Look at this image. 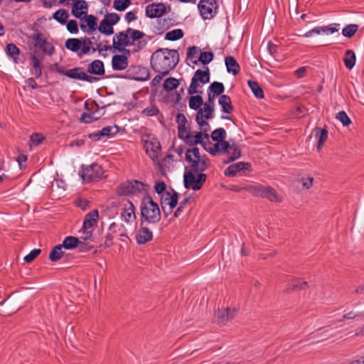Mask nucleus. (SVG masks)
Instances as JSON below:
<instances>
[{
    "label": "nucleus",
    "instance_id": "11",
    "mask_svg": "<svg viewBox=\"0 0 364 364\" xmlns=\"http://www.w3.org/2000/svg\"><path fill=\"white\" fill-rule=\"evenodd\" d=\"M65 76L82 81H86L90 83L97 82L99 78L88 75L85 72V68L82 67H75L72 69L66 70Z\"/></svg>",
    "mask_w": 364,
    "mask_h": 364
},
{
    "label": "nucleus",
    "instance_id": "40",
    "mask_svg": "<svg viewBox=\"0 0 364 364\" xmlns=\"http://www.w3.org/2000/svg\"><path fill=\"white\" fill-rule=\"evenodd\" d=\"M63 249L60 244L54 246L49 254V259L51 262H57L64 255Z\"/></svg>",
    "mask_w": 364,
    "mask_h": 364
},
{
    "label": "nucleus",
    "instance_id": "3",
    "mask_svg": "<svg viewBox=\"0 0 364 364\" xmlns=\"http://www.w3.org/2000/svg\"><path fill=\"white\" fill-rule=\"evenodd\" d=\"M140 222L156 225L161 219V213L159 204L154 201L149 194H145L140 204Z\"/></svg>",
    "mask_w": 364,
    "mask_h": 364
},
{
    "label": "nucleus",
    "instance_id": "27",
    "mask_svg": "<svg viewBox=\"0 0 364 364\" xmlns=\"http://www.w3.org/2000/svg\"><path fill=\"white\" fill-rule=\"evenodd\" d=\"M132 188V195H138L140 193L149 194L148 191L150 186L138 180L130 181Z\"/></svg>",
    "mask_w": 364,
    "mask_h": 364
},
{
    "label": "nucleus",
    "instance_id": "22",
    "mask_svg": "<svg viewBox=\"0 0 364 364\" xmlns=\"http://www.w3.org/2000/svg\"><path fill=\"white\" fill-rule=\"evenodd\" d=\"M111 63L114 70H124L129 66V60L126 55H114L112 58Z\"/></svg>",
    "mask_w": 364,
    "mask_h": 364
},
{
    "label": "nucleus",
    "instance_id": "62",
    "mask_svg": "<svg viewBox=\"0 0 364 364\" xmlns=\"http://www.w3.org/2000/svg\"><path fill=\"white\" fill-rule=\"evenodd\" d=\"M85 108L86 109V112H91L92 111L95 113L98 112L99 105L95 101H92L91 102H88L87 101L85 102Z\"/></svg>",
    "mask_w": 364,
    "mask_h": 364
},
{
    "label": "nucleus",
    "instance_id": "21",
    "mask_svg": "<svg viewBox=\"0 0 364 364\" xmlns=\"http://www.w3.org/2000/svg\"><path fill=\"white\" fill-rule=\"evenodd\" d=\"M235 312V309H231L228 307L223 310H218L215 314L218 323L225 325L228 321L234 318Z\"/></svg>",
    "mask_w": 364,
    "mask_h": 364
},
{
    "label": "nucleus",
    "instance_id": "64",
    "mask_svg": "<svg viewBox=\"0 0 364 364\" xmlns=\"http://www.w3.org/2000/svg\"><path fill=\"white\" fill-rule=\"evenodd\" d=\"M189 201V198L188 197H186L185 198H183L180 203H179V205L178 207L177 208V209L176 210L175 213H174V217L175 218H178L179 217L183 210V208L184 206L188 203V202Z\"/></svg>",
    "mask_w": 364,
    "mask_h": 364
},
{
    "label": "nucleus",
    "instance_id": "56",
    "mask_svg": "<svg viewBox=\"0 0 364 364\" xmlns=\"http://www.w3.org/2000/svg\"><path fill=\"white\" fill-rule=\"evenodd\" d=\"M41 252V250L40 249H33L29 254L24 257V261L28 263L31 262L40 255Z\"/></svg>",
    "mask_w": 364,
    "mask_h": 364
},
{
    "label": "nucleus",
    "instance_id": "48",
    "mask_svg": "<svg viewBox=\"0 0 364 364\" xmlns=\"http://www.w3.org/2000/svg\"><path fill=\"white\" fill-rule=\"evenodd\" d=\"M102 114H99L98 116H95V112L93 111H92L91 112H84L82 114L80 120L81 122L89 124L99 119L102 117Z\"/></svg>",
    "mask_w": 364,
    "mask_h": 364
},
{
    "label": "nucleus",
    "instance_id": "44",
    "mask_svg": "<svg viewBox=\"0 0 364 364\" xmlns=\"http://www.w3.org/2000/svg\"><path fill=\"white\" fill-rule=\"evenodd\" d=\"M207 120L208 119L204 118L203 114H201V110L200 112H197L196 115V121L200 127L203 130L204 134H207V132L210 130V125Z\"/></svg>",
    "mask_w": 364,
    "mask_h": 364
},
{
    "label": "nucleus",
    "instance_id": "6",
    "mask_svg": "<svg viewBox=\"0 0 364 364\" xmlns=\"http://www.w3.org/2000/svg\"><path fill=\"white\" fill-rule=\"evenodd\" d=\"M210 77V73L208 67H205V70L198 69L191 78L190 86L188 88V93L189 95L202 93V91H198V88L209 82Z\"/></svg>",
    "mask_w": 364,
    "mask_h": 364
},
{
    "label": "nucleus",
    "instance_id": "38",
    "mask_svg": "<svg viewBox=\"0 0 364 364\" xmlns=\"http://www.w3.org/2000/svg\"><path fill=\"white\" fill-rule=\"evenodd\" d=\"M356 57L353 50H347L345 53V56L343 58L345 66L351 70L355 64Z\"/></svg>",
    "mask_w": 364,
    "mask_h": 364
},
{
    "label": "nucleus",
    "instance_id": "4",
    "mask_svg": "<svg viewBox=\"0 0 364 364\" xmlns=\"http://www.w3.org/2000/svg\"><path fill=\"white\" fill-rule=\"evenodd\" d=\"M144 36L143 31L128 28L126 31L115 34L113 38V48L116 49L132 46L136 41H139Z\"/></svg>",
    "mask_w": 364,
    "mask_h": 364
},
{
    "label": "nucleus",
    "instance_id": "36",
    "mask_svg": "<svg viewBox=\"0 0 364 364\" xmlns=\"http://www.w3.org/2000/svg\"><path fill=\"white\" fill-rule=\"evenodd\" d=\"M80 244V239L74 236L66 237L63 243L60 244L63 248L65 250H73L78 246Z\"/></svg>",
    "mask_w": 364,
    "mask_h": 364
},
{
    "label": "nucleus",
    "instance_id": "10",
    "mask_svg": "<svg viewBox=\"0 0 364 364\" xmlns=\"http://www.w3.org/2000/svg\"><path fill=\"white\" fill-rule=\"evenodd\" d=\"M127 77L136 81H146L150 77V71L142 65L131 66L127 71Z\"/></svg>",
    "mask_w": 364,
    "mask_h": 364
},
{
    "label": "nucleus",
    "instance_id": "43",
    "mask_svg": "<svg viewBox=\"0 0 364 364\" xmlns=\"http://www.w3.org/2000/svg\"><path fill=\"white\" fill-rule=\"evenodd\" d=\"M132 188L130 181H127L118 186L117 193L119 196H129L132 195Z\"/></svg>",
    "mask_w": 364,
    "mask_h": 364
},
{
    "label": "nucleus",
    "instance_id": "46",
    "mask_svg": "<svg viewBox=\"0 0 364 364\" xmlns=\"http://www.w3.org/2000/svg\"><path fill=\"white\" fill-rule=\"evenodd\" d=\"M82 19H84V21L86 22L88 26V29H90V31L92 33L96 31L97 28H98L97 18L95 16L92 14H86L84 17H82Z\"/></svg>",
    "mask_w": 364,
    "mask_h": 364
},
{
    "label": "nucleus",
    "instance_id": "19",
    "mask_svg": "<svg viewBox=\"0 0 364 364\" xmlns=\"http://www.w3.org/2000/svg\"><path fill=\"white\" fill-rule=\"evenodd\" d=\"M88 5L85 0H76L73 4L71 13L72 14L81 20H82V16L87 14Z\"/></svg>",
    "mask_w": 364,
    "mask_h": 364
},
{
    "label": "nucleus",
    "instance_id": "34",
    "mask_svg": "<svg viewBox=\"0 0 364 364\" xmlns=\"http://www.w3.org/2000/svg\"><path fill=\"white\" fill-rule=\"evenodd\" d=\"M98 31L106 36H110L114 33V28L112 23L108 21V19L103 18L98 26Z\"/></svg>",
    "mask_w": 364,
    "mask_h": 364
},
{
    "label": "nucleus",
    "instance_id": "26",
    "mask_svg": "<svg viewBox=\"0 0 364 364\" xmlns=\"http://www.w3.org/2000/svg\"><path fill=\"white\" fill-rule=\"evenodd\" d=\"M308 287V283L305 281H302L299 278H296L291 280L285 289V292L290 293L294 291H299L306 289Z\"/></svg>",
    "mask_w": 364,
    "mask_h": 364
},
{
    "label": "nucleus",
    "instance_id": "59",
    "mask_svg": "<svg viewBox=\"0 0 364 364\" xmlns=\"http://www.w3.org/2000/svg\"><path fill=\"white\" fill-rule=\"evenodd\" d=\"M159 112V110L156 105L146 107L142 111V114L148 117L156 116L158 114Z\"/></svg>",
    "mask_w": 364,
    "mask_h": 364
},
{
    "label": "nucleus",
    "instance_id": "13",
    "mask_svg": "<svg viewBox=\"0 0 364 364\" xmlns=\"http://www.w3.org/2000/svg\"><path fill=\"white\" fill-rule=\"evenodd\" d=\"M150 225H151L140 222V228L135 237L138 245H144L152 240L153 232Z\"/></svg>",
    "mask_w": 364,
    "mask_h": 364
},
{
    "label": "nucleus",
    "instance_id": "50",
    "mask_svg": "<svg viewBox=\"0 0 364 364\" xmlns=\"http://www.w3.org/2000/svg\"><path fill=\"white\" fill-rule=\"evenodd\" d=\"M211 138L216 142L225 141L226 132L223 128H218L212 132Z\"/></svg>",
    "mask_w": 364,
    "mask_h": 364
},
{
    "label": "nucleus",
    "instance_id": "23",
    "mask_svg": "<svg viewBox=\"0 0 364 364\" xmlns=\"http://www.w3.org/2000/svg\"><path fill=\"white\" fill-rule=\"evenodd\" d=\"M99 218V213L97 209L92 210L85 215L83 225L82 227V230H88L97 225Z\"/></svg>",
    "mask_w": 364,
    "mask_h": 364
},
{
    "label": "nucleus",
    "instance_id": "24",
    "mask_svg": "<svg viewBox=\"0 0 364 364\" xmlns=\"http://www.w3.org/2000/svg\"><path fill=\"white\" fill-rule=\"evenodd\" d=\"M87 73L91 75H104L105 73L104 63L100 60H95L87 65Z\"/></svg>",
    "mask_w": 364,
    "mask_h": 364
},
{
    "label": "nucleus",
    "instance_id": "58",
    "mask_svg": "<svg viewBox=\"0 0 364 364\" xmlns=\"http://www.w3.org/2000/svg\"><path fill=\"white\" fill-rule=\"evenodd\" d=\"M75 206L81 208L82 210H85L90 208V202L84 198H77L75 201Z\"/></svg>",
    "mask_w": 364,
    "mask_h": 364
},
{
    "label": "nucleus",
    "instance_id": "14",
    "mask_svg": "<svg viewBox=\"0 0 364 364\" xmlns=\"http://www.w3.org/2000/svg\"><path fill=\"white\" fill-rule=\"evenodd\" d=\"M146 16L150 18H160L166 13L164 3H152L146 7Z\"/></svg>",
    "mask_w": 364,
    "mask_h": 364
},
{
    "label": "nucleus",
    "instance_id": "18",
    "mask_svg": "<svg viewBox=\"0 0 364 364\" xmlns=\"http://www.w3.org/2000/svg\"><path fill=\"white\" fill-rule=\"evenodd\" d=\"M204 106L203 108H200L198 112L201 110V114H203L205 119H210L214 117V98L211 96L210 92H208V99L203 104Z\"/></svg>",
    "mask_w": 364,
    "mask_h": 364
},
{
    "label": "nucleus",
    "instance_id": "16",
    "mask_svg": "<svg viewBox=\"0 0 364 364\" xmlns=\"http://www.w3.org/2000/svg\"><path fill=\"white\" fill-rule=\"evenodd\" d=\"M251 164L249 162H237L230 165L224 171V174L228 177H234L237 173L241 171H250Z\"/></svg>",
    "mask_w": 364,
    "mask_h": 364
},
{
    "label": "nucleus",
    "instance_id": "57",
    "mask_svg": "<svg viewBox=\"0 0 364 364\" xmlns=\"http://www.w3.org/2000/svg\"><path fill=\"white\" fill-rule=\"evenodd\" d=\"M67 29L70 33L76 34L78 33V25L75 20L67 21Z\"/></svg>",
    "mask_w": 364,
    "mask_h": 364
},
{
    "label": "nucleus",
    "instance_id": "1",
    "mask_svg": "<svg viewBox=\"0 0 364 364\" xmlns=\"http://www.w3.org/2000/svg\"><path fill=\"white\" fill-rule=\"evenodd\" d=\"M180 60L179 53L177 50L159 48L153 53L150 64L154 72L169 73L175 69Z\"/></svg>",
    "mask_w": 364,
    "mask_h": 364
},
{
    "label": "nucleus",
    "instance_id": "31",
    "mask_svg": "<svg viewBox=\"0 0 364 364\" xmlns=\"http://www.w3.org/2000/svg\"><path fill=\"white\" fill-rule=\"evenodd\" d=\"M145 146L146 148L147 154L150 151L152 152V155H150L152 158L157 157L159 151L161 149V144L156 139H154L153 141L149 142L146 141Z\"/></svg>",
    "mask_w": 364,
    "mask_h": 364
},
{
    "label": "nucleus",
    "instance_id": "7",
    "mask_svg": "<svg viewBox=\"0 0 364 364\" xmlns=\"http://www.w3.org/2000/svg\"><path fill=\"white\" fill-rule=\"evenodd\" d=\"M122 205V210L120 216L123 220L127 223H132L136 218L135 213V206L134 203L128 199H122L120 202H112V208H117Z\"/></svg>",
    "mask_w": 364,
    "mask_h": 364
},
{
    "label": "nucleus",
    "instance_id": "47",
    "mask_svg": "<svg viewBox=\"0 0 364 364\" xmlns=\"http://www.w3.org/2000/svg\"><path fill=\"white\" fill-rule=\"evenodd\" d=\"M178 85V80L175 77H170L165 80L163 87L166 91L169 92L176 90Z\"/></svg>",
    "mask_w": 364,
    "mask_h": 364
},
{
    "label": "nucleus",
    "instance_id": "5",
    "mask_svg": "<svg viewBox=\"0 0 364 364\" xmlns=\"http://www.w3.org/2000/svg\"><path fill=\"white\" fill-rule=\"evenodd\" d=\"M245 191L254 197L267 198L272 202H280L281 199L274 188L259 183L246 185Z\"/></svg>",
    "mask_w": 364,
    "mask_h": 364
},
{
    "label": "nucleus",
    "instance_id": "15",
    "mask_svg": "<svg viewBox=\"0 0 364 364\" xmlns=\"http://www.w3.org/2000/svg\"><path fill=\"white\" fill-rule=\"evenodd\" d=\"M186 141L191 146H196L197 144H201L203 146L207 143L210 144L209 141V135L208 134H203L201 132H197L194 136L190 133H186Z\"/></svg>",
    "mask_w": 364,
    "mask_h": 364
},
{
    "label": "nucleus",
    "instance_id": "53",
    "mask_svg": "<svg viewBox=\"0 0 364 364\" xmlns=\"http://www.w3.org/2000/svg\"><path fill=\"white\" fill-rule=\"evenodd\" d=\"M336 119L345 127L349 126L351 124V120L345 111H340L338 112L336 114Z\"/></svg>",
    "mask_w": 364,
    "mask_h": 364
},
{
    "label": "nucleus",
    "instance_id": "41",
    "mask_svg": "<svg viewBox=\"0 0 364 364\" xmlns=\"http://www.w3.org/2000/svg\"><path fill=\"white\" fill-rule=\"evenodd\" d=\"M214 58V53L211 51H203L201 52L198 60H193V64H197L200 61L204 65L210 63Z\"/></svg>",
    "mask_w": 364,
    "mask_h": 364
},
{
    "label": "nucleus",
    "instance_id": "29",
    "mask_svg": "<svg viewBox=\"0 0 364 364\" xmlns=\"http://www.w3.org/2000/svg\"><path fill=\"white\" fill-rule=\"evenodd\" d=\"M315 136L318 138L317 149L319 151L328 139V131L325 128L316 127L314 129Z\"/></svg>",
    "mask_w": 364,
    "mask_h": 364
},
{
    "label": "nucleus",
    "instance_id": "42",
    "mask_svg": "<svg viewBox=\"0 0 364 364\" xmlns=\"http://www.w3.org/2000/svg\"><path fill=\"white\" fill-rule=\"evenodd\" d=\"M68 17V13L64 9H58L53 14V18L62 25L67 23Z\"/></svg>",
    "mask_w": 364,
    "mask_h": 364
},
{
    "label": "nucleus",
    "instance_id": "30",
    "mask_svg": "<svg viewBox=\"0 0 364 364\" xmlns=\"http://www.w3.org/2000/svg\"><path fill=\"white\" fill-rule=\"evenodd\" d=\"M218 103L221 106L222 112L224 113L230 114L234 109L231 99L227 95H220L218 99Z\"/></svg>",
    "mask_w": 364,
    "mask_h": 364
},
{
    "label": "nucleus",
    "instance_id": "9",
    "mask_svg": "<svg viewBox=\"0 0 364 364\" xmlns=\"http://www.w3.org/2000/svg\"><path fill=\"white\" fill-rule=\"evenodd\" d=\"M198 9L204 20L211 19L217 14V0H200Z\"/></svg>",
    "mask_w": 364,
    "mask_h": 364
},
{
    "label": "nucleus",
    "instance_id": "20",
    "mask_svg": "<svg viewBox=\"0 0 364 364\" xmlns=\"http://www.w3.org/2000/svg\"><path fill=\"white\" fill-rule=\"evenodd\" d=\"M173 193L166 191L161 198V207L170 206L171 208H176L178 203V193L174 190H172Z\"/></svg>",
    "mask_w": 364,
    "mask_h": 364
},
{
    "label": "nucleus",
    "instance_id": "12",
    "mask_svg": "<svg viewBox=\"0 0 364 364\" xmlns=\"http://www.w3.org/2000/svg\"><path fill=\"white\" fill-rule=\"evenodd\" d=\"M33 39L35 41L34 47L39 48L43 53L52 55L55 52V48L49 43L44 35L41 32L34 33Z\"/></svg>",
    "mask_w": 364,
    "mask_h": 364
},
{
    "label": "nucleus",
    "instance_id": "37",
    "mask_svg": "<svg viewBox=\"0 0 364 364\" xmlns=\"http://www.w3.org/2000/svg\"><path fill=\"white\" fill-rule=\"evenodd\" d=\"M82 46L81 38H68L65 43V47L72 52H77Z\"/></svg>",
    "mask_w": 364,
    "mask_h": 364
},
{
    "label": "nucleus",
    "instance_id": "8",
    "mask_svg": "<svg viewBox=\"0 0 364 364\" xmlns=\"http://www.w3.org/2000/svg\"><path fill=\"white\" fill-rule=\"evenodd\" d=\"M80 176L85 183H90L100 179L104 173L102 167L98 164H92L89 166H82Z\"/></svg>",
    "mask_w": 364,
    "mask_h": 364
},
{
    "label": "nucleus",
    "instance_id": "39",
    "mask_svg": "<svg viewBox=\"0 0 364 364\" xmlns=\"http://www.w3.org/2000/svg\"><path fill=\"white\" fill-rule=\"evenodd\" d=\"M247 84L253 92L254 95L258 99H263L264 97V91L259 83L255 80H248Z\"/></svg>",
    "mask_w": 364,
    "mask_h": 364
},
{
    "label": "nucleus",
    "instance_id": "35",
    "mask_svg": "<svg viewBox=\"0 0 364 364\" xmlns=\"http://www.w3.org/2000/svg\"><path fill=\"white\" fill-rule=\"evenodd\" d=\"M196 95H191L189 97L188 105L191 109L198 110L203 104V99L200 95V93H196Z\"/></svg>",
    "mask_w": 364,
    "mask_h": 364
},
{
    "label": "nucleus",
    "instance_id": "51",
    "mask_svg": "<svg viewBox=\"0 0 364 364\" xmlns=\"http://www.w3.org/2000/svg\"><path fill=\"white\" fill-rule=\"evenodd\" d=\"M321 34V33H323V34H326V35H328V34H331L330 32H329V30H328V27L327 26H316L314 28H312L311 30L309 31L308 32H306L304 36V37H310L312 36V34Z\"/></svg>",
    "mask_w": 364,
    "mask_h": 364
},
{
    "label": "nucleus",
    "instance_id": "32",
    "mask_svg": "<svg viewBox=\"0 0 364 364\" xmlns=\"http://www.w3.org/2000/svg\"><path fill=\"white\" fill-rule=\"evenodd\" d=\"M225 91L224 85L220 82L214 81L212 82L208 90V92L211 94V96H213V98L216 96L222 95V94Z\"/></svg>",
    "mask_w": 364,
    "mask_h": 364
},
{
    "label": "nucleus",
    "instance_id": "45",
    "mask_svg": "<svg viewBox=\"0 0 364 364\" xmlns=\"http://www.w3.org/2000/svg\"><path fill=\"white\" fill-rule=\"evenodd\" d=\"M184 33L182 29L177 28L168 31L165 35V39L167 41H175L182 38Z\"/></svg>",
    "mask_w": 364,
    "mask_h": 364
},
{
    "label": "nucleus",
    "instance_id": "55",
    "mask_svg": "<svg viewBox=\"0 0 364 364\" xmlns=\"http://www.w3.org/2000/svg\"><path fill=\"white\" fill-rule=\"evenodd\" d=\"M101 131L104 137L110 136L111 135H114L117 132L118 127L116 125L114 127L107 126L102 128Z\"/></svg>",
    "mask_w": 364,
    "mask_h": 364
},
{
    "label": "nucleus",
    "instance_id": "2",
    "mask_svg": "<svg viewBox=\"0 0 364 364\" xmlns=\"http://www.w3.org/2000/svg\"><path fill=\"white\" fill-rule=\"evenodd\" d=\"M186 160L191 163L189 167H186L183 174V184L186 189L192 188L193 191L201 189L207 179V175L203 173L200 167V159H193L192 155L186 154Z\"/></svg>",
    "mask_w": 364,
    "mask_h": 364
},
{
    "label": "nucleus",
    "instance_id": "52",
    "mask_svg": "<svg viewBox=\"0 0 364 364\" xmlns=\"http://www.w3.org/2000/svg\"><path fill=\"white\" fill-rule=\"evenodd\" d=\"M131 4V0H114L113 6L119 11H124Z\"/></svg>",
    "mask_w": 364,
    "mask_h": 364
},
{
    "label": "nucleus",
    "instance_id": "54",
    "mask_svg": "<svg viewBox=\"0 0 364 364\" xmlns=\"http://www.w3.org/2000/svg\"><path fill=\"white\" fill-rule=\"evenodd\" d=\"M82 41V48L81 52L82 54H87L91 49V46L92 44V41L89 38H81Z\"/></svg>",
    "mask_w": 364,
    "mask_h": 364
},
{
    "label": "nucleus",
    "instance_id": "63",
    "mask_svg": "<svg viewBox=\"0 0 364 364\" xmlns=\"http://www.w3.org/2000/svg\"><path fill=\"white\" fill-rule=\"evenodd\" d=\"M200 48L196 46H190L188 48L186 61L193 60L196 55L200 51Z\"/></svg>",
    "mask_w": 364,
    "mask_h": 364
},
{
    "label": "nucleus",
    "instance_id": "61",
    "mask_svg": "<svg viewBox=\"0 0 364 364\" xmlns=\"http://www.w3.org/2000/svg\"><path fill=\"white\" fill-rule=\"evenodd\" d=\"M45 139V137L38 133H33L30 136L31 141L36 146L41 144Z\"/></svg>",
    "mask_w": 364,
    "mask_h": 364
},
{
    "label": "nucleus",
    "instance_id": "60",
    "mask_svg": "<svg viewBox=\"0 0 364 364\" xmlns=\"http://www.w3.org/2000/svg\"><path fill=\"white\" fill-rule=\"evenodd\" d=\"M105 18L108 19V21L114 26L119 22L120 16L117 13H107L105 15Z\"/></svg>",
    "mask_w": 364,
    "mask_h": 364
},
{
    "label": "nucleus",
    "instance_id": "33",
    "mask_svg": "<svg viewBox=\"0 0 364 364\" xmlns=\"http://www.w3.org/2000/svg\"><path fill=\"white\" fill-rule=\"evenodd\" d=\"M5 51L6 55L12 58L14 63H18V57L20 54V49L14 43H8L6 46Z\"/></svg>",
    "mask_w": 364,
    "mask_h": 364
},
{
    "label": "nucleus",
    "instance_id": "25",
    "mask_svg": "<svg viewBox=\"0 0 364 364\" xmlns=\"http://www.w3.org/2000/svg\"><path fill=\"white\" fill-rule=\"evenodd\" d=\"M230 141V156L226 160L223 161L224 164H230L235 160L240 159L242 156L241 149L240 146L237 144V143L234 140H231Z\"/></svg>",
    "mask_w": 364,
    "mask_h": 364
},
{
    "label": "nucleus",
    "instance_id": "49",
    "mask_svg": "<svg viewBox=\"0 0 364 364\" xmlns=\"http://www.w3.org/2000/svg\"><path fill=\"white\" fill-rule=\"evenodd\" d=\"M358 30L357 24L351 23L345 26L342 29V35L346 38H352Z\"/></svg>",
    "mask_w": 364,
    "mask_h": 364
},
{
    "label": "nucleus",
    "instance_id": "17",
    "mask_svg": "<svg viewBox=\"0 0 364 364\" xmlns=\"http://www.w3.org/2000/svg\"><path fill=\"white\" fill-rule=\"evenodd\" d=\"M230 141L216 142L213 148L207 149L206 144L203 145L204 149L213 156H217L220 154H229Z\"/></svg>",
    "mask_w": 364,
    "mask_h": 364
},
{
    "label": "nucleus",
    "instance_id": "28",
    "mask_svg": "<svg viewBox=\"0 0 364 364\" xmlns=\"http://www.w3.org/2000/svg\"><path fill=\"white\" fill-rule=\"evenodd\" d=\"M225 63L228 73H232L234 75H236L240 73V66L234 57H226L225 58Z\"/></svg>",
    "mask_w": 364,
    "mask_h": 364
}]
</instances>
